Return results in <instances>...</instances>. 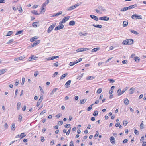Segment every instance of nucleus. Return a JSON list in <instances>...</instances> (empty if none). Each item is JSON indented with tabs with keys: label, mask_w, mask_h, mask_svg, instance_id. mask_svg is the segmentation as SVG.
<instances>
[{
	"label": "nucleus",
	"mask_w": 146,
	"mask_h": 146,
	"mask_svg": "<svg viewBox=\"0 0 146 146\" xmlns=\"http://www.w3.org/2000/svg\"><path fill=\"white\" fill-rule=\"evenodd\" d=\"M80 5V4L78 3L74 5H72L67 9V11H71L73 10L79 6Z\"/></svg>",
	"instance_id": "nucleus-1"
},
{
	"label": "nucleus",
	"mask_w": 146,
	"mask_h": 146,
	"mask_svg": "<svg viewBox=\"0 0 146 146\" xmlns=\"http://www.w3.org/2000/svg\"><path fill=\"white\" fill-rule=\"evenodd\" d=\"M131 18L134 19H142V17L140 15L134 14L132 15Z\"/></svg>",
	"instance_id": "nucleus-2"
},
{
	"label": "nucleus",
	"mask_w": 146,
	"mask_h": 146,
	"mask_svg": "<svg viewBox=\"0 0 146 146\" xmlns=\"http://www.w3.org/2000/svg\"><path fill=\"white\" fill-rule=\"evenodd\" d=\"M56 23H54L52 24L51 25H50L49 27L47 30V32L48 33H50L52 31V30L55 27Z\"/></svg>",
	"instance_id": "nucleus-3"
},
{
	"label": "nucleus",
	"mask_w": 146,
	"mask_h": 146,
	"mask_svg": "<svg viewBox=\"0 0 146 146\" xmlns=\"http://www.w3.org/2000/svg\"><path fill=\"white\" fill-rule=\"evenodd\" d=\"M70 17V16H67L66 17H64L63 18L62 21L59 22V24L61 25L62 23H65L69 19Z\"/></svg>",
	"instance_id": "nucleus-4"
},
{
	"label": "nucleus",
	"mask_w": 146,
	"mask_h": 146,
	"mask_svg": "<svg viewBox=\"0 0 146 146\" xmlns=\"http://www.w3.org/2000/svg\"><path fill=\"white\" fill-rule=\"evenodd\" d=\"M109 17L108 16H103L100 17L99 19L101 20L108 21L109 20Z\"/></svg>",
	"instance_id": "nucleus-5"
},
{
	"label": "nucleus",
	"mask_w": 146,
	"mask_h": 146,
	"mask_svg": "<svg viewBox=\"0 0 146 146\" xmlns=\"http://www.w3.org/2000/svg\"><path fill=\"white\" fill-rule=\"evenodd\" d=\"M89 49L87 48H79L76 50V51L77 52H81L83 51H86L87 50H88Z\"/></svg>",
	"instance_id": "nucleus-6"
},
{
	"label": "nucleus",
	"mask_w": 146,
	"mask_h": 146,
	"mask_svg": "<svg viewBox=\"0 0 146 146\" xmlns=\"http://www.w3.org/2000/svg\"><path fill=\"white\" fill-rule=\"evenodd\" d=\"M60 25H58V26L56 27L54 29L55 30H60L61 29H63L64 27V25L61 24Z\"/></svg>",
	"instance_id": "nucleus-7"
},
{
	"label": "nucleus",
	"mask_w": 146,
	"mask_h": 146,
	"mask_svg": "<svg viewBox=\"0 0 146 146\" xmlns=\"http://www.w3.org/2000/svg\"><path fill=\"white\" fill-rule=\"evenodd\" d=\"M59 57L58 56H53L52 57H48V58H47V60L48 61L51 60H53L55 59L58 58Z\"/></svg>",
	"instance_id": "nucleus-8"
},
{
	"label": "nucleus",
	"mask_w": 146,
	"mask_h": 146,
	"mask_svg": "<svg viewBox=\"0 0 146 146\" xmlns=\"http://www.w3.org/2000/svg\"><path fill=\"white\" fill-rule=\"evenodd\" d=\"M110 141L112 144H114L115 143V138L113 136H111L110 138Z\"/></svg>",
	"instance_id": "nucleus-9"
},
{
	"label": "nucleus",
	"mask_w": 146,
	"mask_h": 146,
	"mask_svg": "<svg viewBox=\"0 0 146 146\" xmlns=\"http://www.w3.org/2000/svg\"><path fill=\"white\" fill-rule=\"evenodd\" d=\"M40 40H38L35 41L33 44L31 45V47H33L39 43Z\"/></svg>",
	"instance_id": "nucleus-10"
},
{
	"label": "nucleus",
	"mask_w": 146,
	"mask_h": 146,
	"mask_svg": "<svg viewBox=\"0 0 146 146\" xmlns=\"http://www.w3.org/2000/svg\"><path fill=\"white\" fill-rule=\"evenodd\" d=\"M128 43V45H131L133 43V39H127Z\"/></svg>",
	"instance_id": "nucleus-11"
},
{
	"label": "nucleus",
	"mask_w": 146,
	"mask_h": 146,
	"mask_svg": "<svg viewBox=\"0 0 146 146\" xmlns=\"http://www.w3.org/2000/svg\"><path fill=\"white\" fill-rule=\"evenodd\" d=\"M46 3H44L43 4V6L42 7H41V11H40L41 13H44L45 12L44 11V7Z\"/></svg>",
	"instance_id": "nucleus-12"
},
{
	"label": "nucleus",
	"mask_w": 146,
	"mask_h": 146,
	"mask_svg": "<svg viewBox=\"0 0 146 146\" xmlns=\"http://www.w3.org/2000/svg\"><path fill=\"white\" fill-rule=\"evenodd\" d=\"M71 82V80H69L65 84V86L66 87V88H68L69 87V85H70V83Z\"/></svg>",
	"instance_id": "nucleus-13"
},
{
	"label": "nucleus",
	"mask_w": 146,
	"mask_h": 146,
	"mask_svg": "<svg viewBox=\"0 0 146 146\" xmlns=\"http://www.w3.org/2000/svg\"><path fill=\"white\" fill-rule=\"evenodd\" d=\"M90 17L92 19L94 20H95L96 21H98V17L94 15H90Z\"/></svg>",
	"instance_id": "nucleus-14"
},
{
	"label": "nucleus",
	"mask_w": 146,
	"mask_h": 146,
	"mask_svg": "<svg viewBox=\"0 0 146 146\" xmlns=\"http://www.w3.org/2000/svg\"><path fill=\"white\" fill-rule=\"evenodd\" d=\"M7 70V69H3L0 71V75H1L5 73Z\"/></svg>",
	"instance_id": "nucleus-15"
},
{
	"label": "nucleus",
	"mask_w": 146,
	"mask_h": 146,
	"mask_svg": "<svg viewBox=\"0 0 146 146\" xmlns=\"http://www.w3.org/2000/svg\"><path fill=\"white\" fill-rule=\"evenodd\" d=\"M137 6V5L136 4H135L134 5L129 6V7H128V8L129 9H130L134 8L135 7Z\"/></svg>",
	"instance_id": "nucleus-16"
},
{
	"label": "nucleus",
	"mask_w": 146,
	"mask_h": 146,
	"mask_svg": "<svg viewBox=\"0 0 146 146\" xmlns=\"http://www.w3.org/2000/svg\"><path fill=\"white\" fill-rule=\"evenodd\" d=\"M38 38L36 36H35L34 37H32L30 39V41L31 42H33L35 41L36 39H37Z\"/></svg>",
	"instance_id": "nucleus-17"
},
{
	"label": "nucleus",
	"mask_w": 146,
	"mask_h": 146,
	"mask_svg": "<svg viewBox=\"0 0 146 146\" xmlns=\"http://www.w3.org/2000/svg\"><path fill=\"white\" fill-rule=\"evenodd\" d=\"M92 25L95 27L98 28L100 29L102 27V26L101 25H96L94 24H93Z\"/></svg>",
	"instance_id": "nucleus-18"
},
{
	"label": "nucleus",
	"mask_w": 146,
	"mask_h": 146,
	"mask_svg": "<svg viewBox=\"0 0 146 146\" xmlns=\"http://www.w3.org/2000/svg\"><path fill=\"white\" fill-rule=\"evenodd\" d=\"M75 24V22L73 20L70 21L69 23V25L70 26L74 25Z\"/></svg>",
	"instance_id": "nucleus-19"
},
{
	"label": "nucleus",
	"mask_w": 146,
	"mask_h": 146,
	"mask_svg": "<svg viewBox=\"0 0 146 146\" xmlns=\"http://www.w3.org/2000/svg\"><path fill=\"white\" fill-rule=\"evenodd\" d=\"M129 9L128 7H125L122 8L120 11L121 12L124 11Z\"/></svg>",
	"instance_id": "nucleus-20"
},
{
	"label": "nucleus",
	"mask_w": 146,
	"mask_h": 146,
	"mask_svg": "<svg viewBox=\"0 0 146 146\" xmlns=\"http://www.w3.org/2000/svg\"><path fill=\"white\" fill-rule=\"evenodd\" d=\"M130 31L131 32L135 34L138 35L139 34L138 33L137 31H135L133 30H130Z\"/></svg>",
	"instance_id": "nucleus-21"
},
{
	"label": "nucleus",
	"mask_w": 146,
	"mask_h": 146,
	"mask_svg": "<svg viewBox=\"0 0 146 146\" xmlns=\"http://www.w3.org/2000/svg\"><path fill=\"white\" fill-rule=\"evenodd\" d=\"M128 24V22L126 21H124L123 22V25L124 27L127 26Z\"/></svg>",
	"instance_id": "nucleus-22"
},
{
	"label": "nucleus",
	"mask_w": 146,
	"mask_h": 146,
	"mask_svg": "<svg viewBox=\"0 0 146 146\" xmlns=\"http://www.w3.org/2000/svg\"><path fill=\"white\" fill-rule=\"evenodd\" d=\"M31 12L33 14L35 15H39L40 13L37 12V11L36 10H33L31 11Z\"/></svg>",
	"instance_id": "nucleus-23"
},
{
	"label": "nucleus",
	"mask_w": 146,
	"mask_h": 146,
	"mask_svg": "<svg viewBox=\"0 0 146 146\" xmlns=\"http://www.w3.org/2000/svg\"><path fill=\"white\" fill-rule=\"evenodd\" d=\"M94 78V76H92L87 77L86 79L87 80H92Z\"/></svg>",
	"instance_id": "nucleus-24"
},
{
	"label": "nucleus",
	"mask_w": 146,
	"mask_h": 146,
	"mask_svg": "<svg viewBox=\"0 0 146 146\" xmlns=\"http://www.w3.org/2000/svg\"><path fill=\"white\" fill-rule=\"evenodd\" d=\"M99 9L103 11H106V10L104 9V8L102 6H100L98 7Z\"/></svg>",
	"instance_id": "nucleus-25"
},
{
	"label": "nucleus",
	"mask_w": 146,
	"mask_h": 146,
	"mask_svg": "<svg viewBox=\"0 0 146 146\" xmlns=\"http://www.w3.org/2000/svg\"><path fill=\"white\" fill-rule=\"evenodd\" d=\"M135 90V88L132 87L129 89L130 94H132L133 93V91Z\"/></svg>",
	"instance_id": "nucleus-26"
},
{
	"label": "nucleus",
	"mask_w": 146,
	"mask_h": 146,
	"mask_svg": "<svg viewBox=\"0 0 146 146\" xmlns=\"http://www.w3.org/2000/svg\"><path fill=\"white\" fill-rule=\"evenodd\" d=\"M67 75L68 73H66L63 75H62L60 77V80L64 78Z\"/></svg>",
	"instance_id": "nucleus-27"
},
{
	"label": "nucleus",
	"mask_w": 146,
	"mask_h": 146,
	"mask_svg": "<svg viewBox=\"0 0 146 146\" xmlns=\"http://www.w3.org/2000/svg\"><path fill=\"white\" fill-rule=\"evenodd\" d=\"M129 100L127 98H126L125 100L124 101V103L126 105H127L129 104Z\"/></svg>",
	"instance_id": "nucleus-28"
},
{
	"label": "nucleus",
	"mask_w": 146,
	"mask_h": 146,
	"mask_svg": "<svg viewBox=\"0 0 146 146\" xmlns=\"http://www.w3.org/2000/svg\"><path fill=\"white\" fill-rule=\"evenodd\" d=\"M100 49L99 48H94L92 50V52H95L97 51L98 50Z\"/></svg>",
	"instance_id": "nucleus-29"
},
{
	"label": "nucleus",
	"mask_w": 146,
	"mask_h": 146,
	"mask_svg": "<svg viewBox=\"0 0 146 146\" xmlns=\"http://www.w3.org/2000/svg\"><path fill=\"white\" fill-rule=\"evenodd\" d=\"M134 59V60L137 62H138L140 60V58L138 57H135Z\"/></svg>",
	"instance_id": "nucleus-30"
},
{
	"label": "nucleus",
	"mask_w": 146,
	"mask_h": 146,
	"mask_svg": "<svg viewBox=\"0 0 146 146\" xmlns=\"http://www.w3.org/2000/svg\"><path fill=\"white\" fill-rule=\"evenodd\" d=\"M117 93L118 96H120L122 94L121 92V90L120 89H119L118 90Z\"/></svg>",
	"instance_id": "nucleus-31"
},
{
	"label": "nucleus",
	"mask_w": 146,
	"mask_h": 146,
	"mask_svg": "<svg viewBox=\"0 0 146 146\" xmlns=\"http://www.w3.org/2000/svg\"><path fill=\"white\" fill-rule=\"evenodd\" d=\"M26 136V135L24 133H23L20 135V138L22 139L24 137Z\"/></svg>",
	"instance_id": "nucleus-32"
},
{
	"label": "nucleus",
	"mask_w": 146,
	"mask_h": 146,
	"mask_svg": "<svg viewBox=\"0 0 146 146\" xmlns=\"http://www.w3.org/2000/svg\"><path fill=\"white\" fill-rule=\"evenodd\" d=\"M77 64L76 61H75L74 62H70L69 65L70 66H73L75 64Z\"/></svg>",
	"instance_id": "nucleus-33"
},
{
	"label": "nucleus",
	"mask_w": 146,
	"mask_h": 146,
	"mask_svg": "<svg viewBox=\"0 0 146 146\" xmlns=\"http://www.w3.org/2000/svg\"><path fill=\"white\" fill-rule=\"evenodd\" d=\"M13 33V32L12 31H8L7 32V35H6V36H10Z\"/></svg>",
	"instance_id": "nucleus-34"
},
{
	"label": "nucleus",
	"mask_w": 146,
	"mask_h": 146,
	"mask_svg": "<svg viewBox=\"0 0 146 146\" xmlns=\"http://www.w3.org/2000/svg\"><path fill=\"white\" fill-rule=\"evenodd\" d=\"M86 100L85 99H83L80 101V104H83L85 102Z\"/></svg>",
	"instance_id": "nucleus-35"
},
{
	"label": "nucleus",
	"mask_w": 146,
	"mask_h": 146,
	"mask_svg": "<svg viewBox=\"0 0 146 146\" xmlns=\"http://www.w3.org/2000/svg\"><path fill=\"white\" fill-rule=\"evenodd\" d=\"M128 87H127L123 89L121 91L122 94L125 91H126L128 89Z\"/></svg>",
	"instance_id": "nucleus-36"
},
{
	"label": "nucleus",
	"mask_w": 146,
	"mask_h": 146,
	"mask_svg": "<svg viewBox=\"0 0 146 146\" xmlns=\"http://www.w3.org/2000/svg\"><path fill=\"white\" fill-rule=\"evenodd\" d=\"M21 105V103L20 102H19L17 103V110H19L20 108V106Z\"/></svg>",
	"instance_id": "nucleus-37"
},
{
	"label": "nucleus",
	"mask_w": 146,
	"mask_h": 146,
	"mask_svg": "<svg viewBox=\"0 0 146 146\" xmlns=\"http://www.w3.org/2000/svg\"><path fill=\"white\" fill-rule=\"evenodd\" d=\"M15 127L14 124H12V125L11 129L13 131H14L15 129Z\"/></svg>",
	"instance_id": "nucleus-38"
},
{
	"label": "nucleus",
	"mask_w": 146,
	"mask_h": 146,
	"mask_svg": "<svg viewBox=\"0 0 146 146\" xmlns=\"http://www.w3.org/2000/svg\"><path fill=\"white\" fill-rule=\"evenodd\" d=\"M102 91V89L101 88H99L97 90V93L99 94Z\"/></svg>",
	"instance_id": "nucleus-39"
},
{
	"label": "nucleus",
	"mask_w": 146,
	"mask_h": 146,
	"mask_svg": "<svg viewBox=\"0 0 146 146\" xmlns=\"http://www.w3.org/2000/svg\"><path fill=\"white\" fill-rule=\"evenodd\" d=\"M122 44H123L125 45H128L127 44H128L127 43V39L126 40H124L122 42Z\"/></svg>",
	"instance_id": "nucleus-40"
},
{
	"label": "nucleus",
	"mask_w": 146,
	"mask_h": 146,
	"mask_svg": "<svg viewBox=\"0 0 146 146\" xmlns=\"http://www.w3.org/2000/svg\"><path fill=\"white\" fill-rule=\"evenodd\" d=\"M22 119V116L21 115H20L19 116V121L20 122H21V120Z\"/></svg>",
	"instance_id": "nucleus-41"
},
{
	"label": "nucleus",
	"mask_w": 146,
	"mask_h": 146,
	"mask_svg": "<svg viewBox=\"0 0 146 146\" xmlns=\"http://www.w3.org/2000/svg\"><path fill=\"white\" fill-rule=\"evenodd\" d=\"M23 31H17L15 34V35H18L20 34L21 33L23 32Z\"/></svg>",
	"instance_id": "nucleus-42"
},
{
	"label": "nucleus",
	"mask_w": 146,
	"mask_h": 146,
	"mask_svg": "<svg viewBox=\"0 0 146 146\" xmlns=\"http://www.w3.org/2000/svg\"><path fill=\"white\" fill-rule=\"evenodd\" d=\"M47 46L48 48L52 46V45L50 43H48L47 44V45H46V47Z\"/></svg>",
	"instance_id": "nucleus-43"
},
{
	"label": "nucleus",
	"mask_w": 146,
	"mask_h": 146,
	"mask_svg": "<svg viewBox=\"0 0 146 146\" xmlns=\"http://www.w3.org/2000/svg\"><path fill=\"white\" fill-rule=\"evenodd\" d=\"M37 22H34L33 23L32 25L33 27H37Z\"/></svg>",
	"instance_id": "nucleus-44"
},
{
	"label": "nucleus",
	"mask_w": 146,
	"mask_h": 146,
	"mask_svg": "<svg viewBox=\"0 0 146 146\" xmlns=\"http://www.w3.org/2000/svg\"><path fill=\"white\" fill-rule=\"evenodd\" d=\"M37 58V57H35V56H32L31 57V60H35Z\"/></svg>",
	"instance_id": "nucleus-45"
},
{
	"label": "nucleus",
	"mask_w": 146,
	"mask_h": 146,
	"mask_svg": "<svg viewBox=\"0 0 146 146\" xmlns=\"http://www.w3.org/2000/svg\"><path fill=\"white\" fill-rule=\"evenodd\" d=\"M108 80L110 81V83H113L115 82L114 80L113 79H108Z\"/></svg>",
	"instance_id": "nucleus-46"
},
{
	"label": "nucleus",
	"mask_w": 146,
	"mask_h": 146,
	"mask_svg": "<svg viewBox=\"0 0 146 146\" xmlns=\"http://www.w3.org/2000/svg\"><path fill=\"white\" fill-rule=\"evenodd\" d=\"M19 7V8H17L19 12H20V13H22V9L21 6L20 7Z\"/></svg>",
	"instance_id": "nucleus-47"
},
{
	"label": "nucleus",
	"mask_w": 146,
	"mask_h": 146,
	"mask_svg": "<svg viewBox=\"0 0 146 146\" xmlns=\"http://www.w3.org/2000/svg\"><path fill=\"white\" fill-rule=\"evenodd\" d=\"M143 121L141 123L140 127L141 129H143Z\"/></svg>",
	"instance_id": "nucleus-48"
},
{
	"label": "nucleus",
	"mask_w": 146,
	"mask_h": 146,
	"mask_svg": "<svg viewBox=\"0 0 146 146\" xmlns=\"http://www.w3.org/2000/svg\"><path fill=\"white\" fill-rule=\"evenodd\" d=\"M63 122L62 121H60L58 122V124L59 125H61L62 124Z\"/></svg>",
	"instance_id": "nucleus-49"
},
{
	"label": "nucleus",
	"mask_w": 146,
	"mask_h": 146,
	"mask_svg": "<svg viewBox=\"0 0 146 146\" xmlns=\"http://www.w3.org/2000/svg\"><path fill=\"white\" fill-rule=\"evenodd\" d=\"M25 80V78L24 77L22 79V82L21 83L22 85H23L24 84Z\"/></svg>",
	"instance_id": "nucleus-50"
},
{
	"label": "nucleus",
	"mask_w": 146,
	"mask_h": 146,
	"mask_svg": "<svg viewBox=\"0 0 146 146\" xmlns=\"http://www.w3.org/2000/svg\"><path fill=\"white\" fill-rule=\"evenodd\" d=\"M38 74V72L37 71H36L34 73V75L35 77H36L37 75Z\"/></svg>",
	"instance_id": "nucleus-51"
},
{
	"label": "nucleus",
	"mask_w": 146,
	"mask_h": 146,
	"mask_svg": "<svg viewBox=\"0 0 146 146\" xmlns=\"http://www.w3.org/2000/svg\"><path fill=\"white\" fill-rule=\"evenodd\" d=\"M18 91V89H17L16 90L15 92V97H14L15 98V97H16V96L17 94Z\"/></svg>",
	"instance_id": "nucleus-52"
},
{
	"label": "nucleus",
	"mask_w": 146,
	"mask_h": 146,
	"mask_svg": "<svg viewBox=\"0 0 146 146\" xmlns=\"http://www.w3.org/2000/svg\"><path fill=\"white\" fill-rule=\"evenodd\" d=\"M98 112L97 111H96L94 112L93 113V115L94 116H96L98 115Z\"/></svg>",
	"instance_id": "nucleus-53"
},
{
	"label": "nucleus",
	"mask_w": 146,
	"mask_h": 146,
	"mask_svg": "<svg viewBox=\"0 0 146 146\" xmlns=\"http://www.w3.org/2000/svg\"><path fill=\"white\" fill-rule=\"evenodd\" d=\"M62 115L61 113H59L56 115L55 117L57 118H59Z\"/></svg>",
	"instance_id": "nucleus-54"
},
{
	"label": "nucleus",
	"mask_w": 146,
	"mask_h": 146,
	"mask_svg": "<svg viewBox=\"0 0 146 146\" xmlns=\"http://www.w3.org/2000/svg\"><path fill=\"white\" fill-rule=\"evenodd\" d=\"M71 130V128H70L68 130V131L66 133V134L67 135H68L70 134V131Z\"/></svg>",
	"instance_id": "nucleus-55"
},
{
	"label": "nucleus",
	"mask_w": 146,
	"mask_h": 146,
	"mask_svg": "<svg viewBox=\"0 0 146 146\" xmlns=\"http://www.w3.org/2000/svg\"><path fill=\"white\" fill-rule=\"evenodd\" d=\"M25 57L24 56H21L20 57H19V60H22L23 59L25 58Z\"/></svg>",
	"instance_id": "nucleus-56"
},
{
	"label": "nucleus",
	"mask_w": 146,
	"mask_h": 146,
	"mask_svg": "<svg viewBox=\"0 0 146 146\" xmlns=\"http://www.w3.org/2000/svg\"><path fill=\"white\" fill-rule=\"evenodd\" d=\"M62 13V12L61 11H60L58 13H56V15L57 16H59V15L61 14Z\"/></svg>",
	"instance_id": "nucleus-57"
},
{
	"label": "nucleus",
	"mask_w": 146,
	"mask_h": 146,
	"mask_svg": "<svg viewBox=\"0 0 146 146\" xmlns=\"http://www.w3.org/2000/svg\"><path fill=\"white\" fill-rule=\"evenodd\" d=\"M58 64H59L58 63V62H56L54 63V64L53 65L54 66H55L56 67L57 66H58Z\"/></svg>",
	"instance_id": "nucleus-58"
},
{
	"label": "nucleus",
	"mask_w": 146,
	"mask_h": 146,
	"mask_svg": "<svg viewBox=\"0 0 146 146\" xmlns=\"http://www.w3.org/2000/svg\"><path fill=\"white\" fill-rule=\"evenodd\" d=\"M134 133L136 135H137L139 134V132L138 130H135L134 131Z\"/></svg>",
	"instance_id": "nucleus-59"
},
{
	"label": "nucleus",
	"mask_w": 146,
	"mask_h": 146,
	"mask_svg": "<svg viewBox=\"0 0 146 146\" xmlns=\"http://www.w3.org/2000/svg\"><path fill=\"white\" fill-rule=\"evenodd\" d=\"M83 74H80V75L77 78V79H80L83 76Z\"/></svg>",
	"instance_id": "nucleus-60"
},
{
	"label": "nucleus",
	"mask_w": 146,
	"mask_h": 146,
	"mask_svg": "<svg viewBox=\"0 0 146 146\" xmlns=\"http://www.w3.org/2000/svg\"><path fill=\"white\" fill-rule=\"evenodd\" d=\"M13 39H11L7 43V44H9L12 42L13 41Z\"/></svg>",
	"instance_id": "nucleus-61"
},
{
	"label": "nucleus",
	"mask_w": 146,
	"mask_h": 146,
	"mask_svg": "<svg viewBox=\"0 0 146 146\" xmlns=\"http://www.w3.org/2000/svg\"><path fill=\"white\" fill-rule=\"evenodd\" d=\"M123 124L125 125L126 126L127 124V121H124L123 122Z\"/></svg>",
	"instance_id": "nucleus-62"
},
{
	"label": "nucleus",
	"mask_w": 146,
	"mask_h": 146,
	"mask_svg": "<svg viewBox=\"0 0 146 146\" xmlns=\"http://www.w3.org/2000/svg\"><path fill=\"white\" fill-rule=\"evenodd\" d=\"M92 109V107L90 106L89 107L87 108V110L88 111H90Z\"/></svg>",
	"instance_id": "nucleus-63"
},
{
	"label": "nucleus",
	"mask_w": 146,
	"mask_h": 146,
	"mask_svg": "<svg viewBox=\"0 0 146 146\" xmlns=\"http://www.w3.org/2000/svg\"><path fill=\"white\" fill-rule=\"evenodd\" d=\"M128 62V61L126 60H124L122 61V63L123 64H127Z\"/></svg>",
	"instance_id": "nucleus-64"
}]
</instances>
